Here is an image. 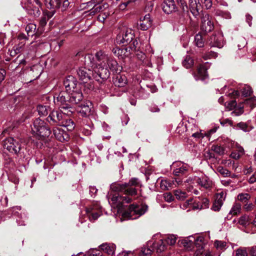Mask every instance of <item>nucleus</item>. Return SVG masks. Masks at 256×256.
Listing matches in <instances>:
<instances>
[{"instance_id":"f257e3e1","label":"nucleus","mask_w":256,"mask_h":256,"mask_svg":"<svg viewBox=\"0 0 256 256\" xmlns=\"http://www.w3.org/2000/svg\"><path fill=\"white\" fill-rule=\"evenodd\" d=\"M174 168L173 174L174 176L172 180L161 177V190H168L174 188V186L182 184L183 180L188 175V166L180 162H174L170 166V168Z\"/></svg>"},{"instance_id":"f03ea898","label":"nucleus","mask_w":256,"mask_h":256,"mask_svg":"<svg viewBox=\"0 0 256 256\" xmlns=\"http://www.w3.org/2000/svg\"><path fill=\"white\" fill-rule=\"evenodd\" d=\"M69 94L66 92H60L54 96V102L58 107L59 110L64 114L70 116L74 112V109L68 102Z\"/></svg>"},{"instance_id":"7ed1b4c3","label":"nucleus","mask_w":256,"mask_h":256,"mask_svg":"<svg viewBox=\"0 0 256 256\" xmlns=\"http://www.w3.org/2000/svg\"><path fill=\"white\" fill-rule=\"evenodd\" d=\"M176 240L174 234H161V256H172L174 253L172 246L176 244Z\"/></svg>"},{"instance_id":"20e7f679","label":"nucleus","mask_w":256,"mask_h":256,"mask_svg":"<svg viewBox=\"0 0 256 256\" xmlns=\"http://www.w3.org/2000/svg\"><path fill=\"white\" fill-rule=\"evenodd\" d=\"M32 130L33 134L39 139L48 138L51 134V130L48 124L39 118L34 121Z\"/></svg>"},{"instance_id":"39448f33","label":"nucleus","mask_w":256,"mask_h":256,"mask_svg":"<svg viewBox=\"0 0 256 256\" xmlns=\"http://www.w3.org/2000/svg\"><path fill=\"white\" fill-rule=\"evenodd\" d=\"M148 206L146 204L137 206L132 204L129 206L127 210L122 214V217L129 219H136L144 214L148 210Z\"/></svg>"},{"instance_id":"423d86ee","label":"nucleus","mask_w":256,"mask_h":256,"mask_svg":"<svg viewBox=\"0 0 256 256\" xmlns=\"http://www.w3.org/2000/svg\"><path fill=\"white\" fill-rule=\"evenodd\" d=\"M96 58L101 64L104 65L106 63L108 66L111 70L118 72L120 70V67L118 66L117 62L112 58L109 56L102 51H99L96 53Z\"/></svg>"},{"instance_id":"0eeeda50","label":"nucleus","mask_w":256,"mask_h":256,"mask_svg":"<svg viewBox=\"0 0 256 256\" xmlns=\"http://www.w3.org/2000/svg\"><path fill=\"white\" fill-rule=\"evenodd\" d=\"M110 188L112 192L126 196H134L138 194L136 188H128L126 182H114L110 184Z\"/></svg>"},{"instance_id":"6e6552de","label":"nucleus","mask_w":256,"mask_h":256,"mask_svg":"<svg viewBox=\"0 0 256 256\" xmlns=\"http://www.w3.org/2000/svg\"><path fill=\"white\" fill-rule=\"evenodd\" d=\"M99 62L98 68L94 69L93 78L99 83H102L110 77V72L107 66L101 64L102 62Z\"/></svg>"},{"instance_id":"1a4fd4ad","label":"nucleus","mask_w":256,"mask_h":256,"mask_svg":"<svg viewBox=\"0 0 256 256\" xmlns=\"http://www.w3.org/2000/svg\"><path fill=\"white\" fill-rule=\"evenodd\" d=\"M3 146L4 149L13 154L18 156L20 154L21 144L12 138H6L3 142Z\"/></svg>"},{"instance_id":"9d476101","label":"nucleus","mask_w":256,"mask_h":256,"mask_svg":"<svg viewBox=\"0 0 256 256\" xmlns=\"http://www.w3.org/2000/svg\"><path fill=\"white\" fill-rule=\"evenodd\" d=\"M134 36L131 30L124 28L122 33L118 34L116 38V42L118 44L126 46L133 40Z\"/></svg>"},{"instance_id":"9b49d317","label":"nucleus","mask_w":256,"mask_h":256,"mask_svg":"<svg viewBox=\"0 0 256 256\" xmlns=\"http://www.w3.org/2000/svg\"><path fill=\"white\" fill-rule=\"evenodd\" d=\"M180 6V12H178L179 22L181 24H184L186 18H190L188 12V8L184 0H182L180 2L177 3Z\"/></svg>"},{"instance_id":"f8f14e48","label":"nucleus","mask_w":256,"mask_h":256,"mask_svg":"<svg viewBox=\"0 0 256 256\" xmlns=\"http://www.w3.org/2000/svg\"><path fill=\"white\" fill-rule=\"evenodd\" d=\"M208 67V62L199 64L197 67L196 72L194 75L196 80H204L206 79L208 77L207 70Z\"/></svg>"},{"instance_id":"ddd939ff","label":"nucleus","mask_w":256,"mask_h":256,"mask_svg":"<svg viewBox=\"0 0 256 256\" xmlns=\"http://www.w3.org/2000/svg\"><path fill=\"white\" fill-rule=\"evenodd\" d=\"M78 74L84 82L86 83L92 77L93 78L94 71L86 66L80 68L78 71Z\"/></svg>"},{"instance_id":"4468645a","label":"nucleus","mask_w":256,"mask_h":256,"mask_svg":"<svg viewBox=\"0 0 256 256\" xmlns=\"http://www.w3.org/2000/svg\"><path fill=\"white\" fill-rule=\"evenodd\" d=\"M161 8L164 12L170 14L173 12L178 11L174 0H164L161 4Z\"/></svg>"},{"instance_id":"2eb2a0df","label":"nucleus","mask_w":256,"mask_h":256,"mask_svg":"<svg viewBox=\"0 0 256 256\" xmlns=\"http://www.w3.org/2000/svg\"><path fill=\"white\" fill-rule=\"evenodd\" d=\"M62 112L59 110H52L47 118V120L52 124L60 125L63 120Z\"/></svg>"},{"instance_id":"dca6fc26","label":"nucleus","mask_w":256,"mask_h":256,"mask_svg":"<svg viewBox=\"0 0 256 256\" xmlns=\"http://www.w3.org/2000/svg\"><path fill=\"white\" fill-rule=\"evenodd\" d=\"M148 246L144 247L141 250V254L144 256H148L151 254L152 252L155 250H156V252H158V249L159 248V244L158 242H153L152 240L150 241L148 244Z\"/></svg>"},{"instance_id":"f3484780","label":"nucleus","mask_w":256,"mask_h":256,"mask_svg":"<svg viewBox=\"0 0 256 256\" xmlns=\"http://www.w3.org/2000/svg\"><path fill=\"white\" fill-rule=\"evenodd\" d=\"M77 84L76 80L72 76H68L64 81V85L66 88V92L70 93L74 91Z\"/></svg>"},{"instance_id":"a211bd4d","label":"nucleus","mask_w":256,"mask_h":256,"mask_svg":"<svg viewBox=\"0 0 256 256\" xmlns=\"http://www.w3.org/2000/svg\"><path fill=\"white\" fill-rule=\"evenodd\" d=\"M214 28V26L212 21L209 20V16L206 15L202 18L201 30L206 34L212 32Z\"/></svg>"},{"instance_id":"6ab92c4d","label":"nucleus","mask_w":256,"mask_h":256,"mask_svg":"<svg viewBox=\"0 0 256 256\" xmlns=\"http://www.w3.org/2000/svg\"><path fill=\"white\" fill-rule=\"evenodd\" d=\"M100 64L96 58L92 54H88L85 57L84 64L86 67L94 71L96 68H98Z\"/></svg>"},{"instance_id":"aec40b11","label":"nucleus","mask_w":256,"mask_h":256,"mask_svg":"<svg viewBox=\"0 0 256 256\" xmlns=\"http://www.w3.org/2000/svg\"><path fill=\"white\" fill-rule=\"evenodd\" d=\"M53 132L56 138L62 142L68 141L69 140L70 138L68 134L61 128H54Z\"/></svg>"},{"instance_id":"412c9836","label":"nucleus","mask_w":256,"mask_h":256,"mask_svg":"<svg viewBox=\"0 0 256 256\" xmlns=\"http://www.w3.org/2000/svg\"><path fill=\"white\" fill-rule=\"evenodd\" d=\"M69 95L68 102L72 106L79 103L83 98V96L80 91H72Z\"/></svg>"},{"instance_id":"4be33fe9","label":"nucleus","mask_w":256,"mask_h":256,"mask_svg":"<svg viewBox=\"0 0 256 256\" xmlns=\"http://www.w3.org/2000/svg\"><path fill=\"white\" fill-rule=\"evenodd\" d=\"M152 20L150 18L149 14H146L140 20V23L138 25V28L142 30H146L152 26Z\"/></svg>"},{"instance_id":"5701e85b","label":"nucleus","mask_w":256,"mask_h":256,"mask_svg":"<svg viewBox=\"0 0 256 256\" xmlns=\"http://www.w3.org/2000/svg\"><path fill=\"white\" fill-rule=\"evenodd\" d=\"M113 82L116 86L123 87L126 84L127 79L125 76L118 74L114 77Z\"/></svg>"},{"instance_id":"b1692460","label":"nucleus","mask_w":256,"mask_h":256,"mask_svg":"<svg viewBox=\"0 0 256 256\" xmlns=\"http://www.w3.org/2000/svg\"><path fill=\"white\" fill-rule=\"evenodd\" d=\"M130 50L128 48H116L113 49L112 52L120 58L123 59L128 56L130 54Z\"/></svg>"},{"instance_id":"393cba45","label":"nucleus","mask_w":256,"mask_h":256,"mask_svg":"<svg viewBox=\"0 0 256 256\" xmlns=\"http://www.w3.org/2000/svg\"><path fill=\"white\" fill-rule=\"evenodd\" d=\"M28 14L34 17L38 16L40 14L39 7L34 6L32 4H28L26 6Z\"/></svg>"},{"instance_id":"a878e982","label":"nucleus","mask_w":256,"mask_h":256,"mask_svg":"<svg viewBox=\"0 0 256 256\" xmlns=\"http://www.w3.org/2000/svg\"><path fill=\"white\" fill-rule=\"evenodd\" d=\"M121 198L122 196L119 194H114L110 198V201H109V202H111L112 207L120 209L122 208Z\"/></svg>"},{"instance_id":"bb28decb","label":"nucleus","mask_w":256,"mask_h":256,"mask_svg":"<svg viewBox=\"0 0 256 256\" xmlns=\"http://www.w3.org/2000/svg\"><path fill=\"white\" fill-rule=\"evenodd\" d=\"M199 4V0H189V7L190 12L193 16L196 17L199 14V8L198 4Z\"/></svg>"},{"instance_id":"cd10ccee","label":"nucleus","mask_w":256,"mask_h":256,"mask_svg":"<svg viewBox=\"0 0 256 256\" xmlns=\"http://www.w3.org/2000/svg\"><path fill=\"white\" fill-rule=\"evenodd\" d=\"M108 8V4L106 3L96 4L90 10V14L94 15L97 12H102Z\"/></svg>"},{"instance_id":"c85d7f7f","label":"nucleus","mask_w":256,"mask_h":256,"mask_svg":"<svg viewBox=\"0 0 256 256\" xmlns=\"http://www.w3.org/2000/svg\"><path fill=\"white\" fill-rule=\"evenodd\" d=\"M78 111L81 116L86 117L90 114L91 109L88 104H82L78 106Z\"/></svg>"},{"instance_id":"c756f323","label":"nucleus","mask_w":256,"mask_h":256,"mask_svg":"<svg viewBox=\"0 0 256 256\" xmlns=\"http://www.w3.org/2000/svg\"><path fill=\"white\" fill-rule=\"evenodd\" d=\"M86 214L90 222H94L101 215V212H94L91 208L86 209Z\"/></svg>"},{"instance_id":"7c9ffc66","label":"nucleus","mask_w":256,"mask_h":256,"mask_svg":"<svg viewBox=\"0 0 256 256\" xmlns=\"http://www.w3.org/2000/svg\"><path fill=\"white\" fill-rule=\"evenodd\" d=\"M60 125L66 128L68 131L72 130L75 126L74 123L71 119L63 120Z\"/></svg>"},{"instance_id":"2f4dec72","label":"nucleus","mask_w":256,"mask_h":256,"mask_svg":"<svg viewBox=\"0 0 256 256\" xmlns=\"http://www.w3.org/2000/svg\"><path fill=\"white\" fill-rule=\"evenodd\" d=\"M100 248L108 254H113L115 250V246L109 244H103L100 245Z\"/></svg>"},{"instance_id":"473e14b6","label":"nucleus","mask_w":256,"mask_h":256,"mask_svg":"<svg viewBox=\"0 0 256 256\" xmlns=\"http://www.w3.org/2000/svg\"><path fill=\"white\" fill-rule=\"evenodd\" d=\"M204 38L200 33L196 34L194 36V42L198 48H202L204 46Z\"/></svg>"},{"instance_id":"72a5a7b5","label":"nucleus","mask_w":256,"mask_h":256,"mask_svg":"<svg viewBox=\"0 0 256 256\" xmlns=\"http://www.w3.org/2000/svg\"><path fill=\"white\" fill-rule=\"evenodd\" d=\"M58 4L55 8L60 9L61 11L66 10L70 6L68 0H58Z\"/></svg>"},{"instance_id":"f704fd0d","label":"nucleus","mask_w":256,"mask_h":256,"mask_svg":"<svg viewBox=\"0 0 256 256\" xmlns=\"http://www.w3.org/2000/svg\"><path fill=\"white\" fill-rule=\"evenodd\" d=\"M204 237L200 236H197L194 240L196 247L197 248L198 250H199L200 253L201 252L200 250L204 248Z\"/></svg>"},{"instance_id":"c9c22d12","label":"nucleus","mask_w":256,"mask_h":256,"mask_svg":"<svg viewBox=\"0 0 256 256\" xmlns=\"http://www.w3.org/2000/svg\"><path fill=\"white\" fill-rule=\"evenodd\" d=\"M182 64L186 68H190L194 66V60L190 56L186 55L182 61Z\"/></svg>"},{"instance_id":"e433bc0d","label":"nucleus","mask_w":256,"mask_h":256,"mask_svg":"<svg viewBox=\"0 0 256 256\" xmlns=\"http://www.w3.org/2000/svg\"><path fill=\"white\" fill-rule=\"evenodd\" d=\"M26 30L27 32L28 36H32L36 34V26L33 23H30L26 26Z\"/></svg>"},{"instance_id":"4c0bfd02","label":"nucleus","mask_w":256,"mask_h":256,"mask_svg":"<svg viewBox=\"0 0 256 256\" xmlns=\"http://www.w3.org/2000/svg\"><path fill=\"white\" fill-rule=\"evenodd\" d=\"M238 223L243 226L251 224V219L248 215L244 214L240 217Z\"/></svg>"},{"instance_id":"58836bf2","label":"nucleus","mask_w":256,"mask_h":256,"mask_svg":"<svg viewBox=\"0 0 256 256\" xmlns=\"http://www.w3.org/2000/svg\"><path fill=\"white\" fill-rule=\"evenodd\" d=\"M242 103L243 104L249 106L252 108H253L256 106V99L255 97L246 98L242 102Z\"/></svg>"},{"instance_id":"ea45409f","label":"nucleus","mask_w":256,"mask_h":256,"mask_svg":"<svg viewBox=\"0 0 256 256\" xmlns=\"http://www.w3.org/2000/svg\"><path fill=\"white\" fill-rule=\"evenodd\" d=\"M250 198V196L248 193H241L238 194V199L244 204L248 202V200Z\"/></svg>"},{"instance_id":"a19ab883","label":"nucleus","mask_w":256,"mask_h":256,"mask_svg":"<svg viewBox=\"0 0 256 256\" xmlns=\"http://www.w3.org/2000/svg\"><path fill=\"white\" fill-rule=\"evenodd\" d=\"M49 107L45 106L38 105L37 106V111L40 116H44L48 114Z\"/></svg>"},{"instance_id":"79ce46f5","label":"nucleus","mask_w":256,"mask_h":256,"mask_svg":"<svg viewBox=\"0 0 256 256\" xmlns=\"http://www.w3.org/2000/svg\"><path fill=\"white\" fill-rule=\"evenodd\" d=\"M127 187L128 188H134L133 186H137L140 185V182L138 178H131L128 182H126Z\"/></svg>"},{"instance_id":"37998d69","label":"nucleus","mask_w":256,"mask_h":256,"mask_svg":"<svg viewBox=\"0 0 256 256\" xmlns=\"http://www.w3.org/2000/svg\"><path fill=\"white\" fill-rule=\"evenodd\" d=\"M58 0H44V4L47 8L54 9L58 4Z\"/></svg>"},{"instance_id":"c03bdc74","label":"nucleus","mask_w":256,"mask_h":256,"mask_svg":"<svg viewBox=\"0 0 256 256\" xmlns=\"http://www.w3.org/2000/svg\"><path fill=\"white\" fill-rule=\"evenodd\" d=\"M241 210V204L238 203H236L233 206L230 212V215H234L236 216L238 214V213L240 212Z\"/></svg>"},{"instance_id":"a18cd8bd","label":"nucleus","mask_w":256,"mask_h":256,"mask_svg":"<svg viewBox=\"0 0 256 256\" xmlns=\"http://www.w3.org/2000/svg\"><path fill=\"white\" fill-rule=\"evenodd\" d=\"M174 193L176 198L180 200H184L187 196L186 192L179 190H174Z\"/></svg>"},{"instance_id":"49530a36","label":"nucleus","mask_w":256,"mask_h":256,"mask_svg":"<svg viewBox=\"0 0 256 256\" xmlns=\"http://www.w3.org/2000/svg\"><path fill=\"white\" fill-rule=\"evenodd\" d=\"M212 149L215 152L218 154L220 155H222L224 153L225 148L223 146L218 145L212 146Z\"/></svg>"},{"instance_id":"de8ad7c7","label":"nucleus","mask_w":256,"mask_h":256,"mask_svg":"<svg viewBox=\"0 0 256 256\" xmlns=\"http://www.w3.org/2000/svg\"><path fill=\"white\" fill-rule=\"evenodd\" d=\"M222 204V202L216 199L212 206V210L214 211H219Z\"/></svg>"},{"instance_id":"09e8293b","label":"nucleus","mask_w":256,"mask_h":256,"mask_svg":"<svg viewBox=\"0 0 256 256\" xmlns=\"http://www.w3.org/2000/svg\"><path fill=\"white\" fill-rule=\"evenodd\" d=\"M242 94L244 97H248L252 94V91L250 86H244L241 90Z\"/></svg>"},{"instance_id":"8fccbe9b","label":"nucleus","mask_w":256,"mask_h":256,"mask_svg":"<svg viewBox=\"0 0 256 256\" xmlns=\"http://www.w3.org/2000/svg\"><path fill=\"white\" fill-rule=\"evenodd\" d=\"M234 111V113L236 114V116H240L244 112V105L240 102L238 106H237Z\"/></svg>"},{"instance_id":"3c124183","label":"nucleus","mask_w":256,"mask_h":256,"mask_svg":"<svg viewBox=\"0 0 256 256\" xmlns=\"http://www.w3.org/2000/svg\"><path fill=\"white\" fill-rule=\"evenodd\" d=\"M48 20V16H42L40 20L39 27L38 28V30L39 28L42 29L44 27L46 26Z\"/></svg>"},{"instance_id":"603ef678","label":"nucleus","mask_w":256,"mask_h":256,"mask_svg":"<svg viewBox=\"0 0 256 256\" xmlns=\"http://www.w3.org/2000/svg\"><path fill=\"white\" fill-rule=\"evenodd\" d=\"M185 24H187L191 28L192 30L196 28L198 26L197 24L192 20L190 16V18H186Z\"/></svg>"},{"instance_id":"864d4df0","label":"nucleus","mask_w":256,"mask_h":256,"mask_svg":"<svg viewBox=\"0 0 256 256\" xmlns=\"http://www.w3.org/2000/svg\"><path fill=\"white\" fill-rule=\"evenodd\" d=\"M163 197L165 201L171 202L174 200V196L170 192H167L163 194Z\"/></svg>"},{"instance_id":"5fc2aeb1","label":"nucleus","mask_w":256,"mask_h":256,"mask_svg":"<svg viewBox=\"0 0 256 256\" xmlns=\"http://www.w3.org/2000/svg\"><path fill=\"white\" fill-rule=\"evenodd\" d=\"M218 172L222 174L224 176H228L230 175V172L226 168H224L223 167L219 166L217 168Z\"/></svg>"},{"instance_id":"6e6d98bb","label":"nucleus","mask_w":256,"mask_h":256,"mask_svg":"<svg viewBox=\"0 0 256 256\" xmlns=\"http://www.w3.org/2000/svg\"><path fill=\"white\" fill-rule=\"evenodd\" d=\"M209 202L210 201L208 198H202L201 201H200V210L208 208Z\"/></svg>"},{"instance_id":"4d7b16f0","label":"nucleus","mask_w":256,"mask_h":256,"mask_svg":"<svg viewBox=\"0 0 256 256\" xmlns=\"http://www.w3.org/2000/svg\"><path fill=\"white\" fill-rule=\"evenodd\" d=\"M248 254L246 248H239L236 251V256H248Z\"/></svg>"},{"instance_id":"13d9d810","label":"nucleus","mask_w":256,"mask_h":256,"mask_svg":"<svg viewBox=\"0 0 256 256\" xmlns=\"http://www.w3.org/2000/svg\"><path fill=\"white\" fill-rule=\"evenodd\" d=\"M218 128L217 126H214L212 128H211L209 130H208L207 132H206L204 133V136L210 139V137L211 136L212 134L216 132L218 130Z\"/></svg>"},{"instance_id":"bf43d9fd","label":"nucleus","mask_w":256,"mask_h":256,"mask_svg":"<svg viewBox=\"0 0 256 256\" xmlns=\"http://www.w3.org/2000/svg\"><path fill=\"white\" fill-rule=\"evenodd\" d=\"M24 45V44L22 42L20 43L18 45L14 46L13 49L14 51H16L17 54H18L22 51Z\"/></svg>"},{"instance_id":"052dcab7","label":"nucleus","mask_w":256,"mask_h":256,"mask_svg":"<svg viewBox=\"0 0 256 256\" xmlns=\"http://www.w3.org/2000/svg\"><path fill=\"white\" fill-rule=\"evenodd\" d=\"M237 106V103L235 100H232L228 102L227 108L230 110L234 109Z\"/></svg>"},{"instance_id":"680f3d73","label":"nucleus","mask_w":256,"mask_h":256,"mask_svg":"<svg viewBox=\"0 0 256 256\" xmlns=\"http://www.w3.org/2000/svg\"><path fill=\"white\" fill-rule=\"evenodd\" d=\"M226 246V242L222 241L216 240L214 242V246L218 248H220V249H222Z\"/></svg>"},{"instance_id":"e2e57ef3","label":"nucleus","mask_w":256,"mask_h":256,"mask_svg":"<svg viewBox=\"0 0 256 256\" xmlns=\"http://www.w3.org/2000/svg\"><path fill=\"white\" fill-rule=\"evenodd\" d=\"M192 136L198 139H202L206 136H204V134L202 133L200 130V132H198L194 133Z\"/></svg>"},{"instance_id":"0e129e2a","label":"nucleus","mask_w":256,"mask_h":256,"mask_svg":"<svg viewBox=\"0 0 256 256\" xmlns=\"http://www.w3.org/2000/svg\"><path fill=\"white\" fill-rule=\"evenodd\" d=\"M201 2L204 4L206 9H210L212 6V0H201Z\"/></svg>"},{"instance_id":"69168bd1","label":"nucleus","mask_w":256,"mask_h":256,"mask_svg":"<svg viewBox=\"0 0 256 256\" xmlns=\"http://www.w3.org/2000/svg\"><path fill=\"white\" fill-rule=\"evenodd\" d=\"M236 127L246 132L248 128V125L244 122H240L236 124Z\"/></svg>"},{"instance_id":"338daca9","label":"nucleus","mask_w":256,"mask_h":256,"mask_svg":"<svg viewBox=\"0 0 256 256\" xmlns=\"http://www.w3.org/2000/svg\"><path fill=\"white\" fill-rule=\"evenodd\" d=\"M90 256H102V254L100 250H93L90 252Z\"/></svg>"},{"instance_id":"774afa93","label":"nucleus","mask_w":256,"mask_h":256,"mask_svg":"<svg viewBox=\"0 0 256 256\" xmlns=\"http://www.w3.org/2000/svg\"><path fill=\"white\" fill-rule=\"evenodd\" d=\"M248 251L252 256H256V246L248 248Z\"/></svg>"}]
</instances>
